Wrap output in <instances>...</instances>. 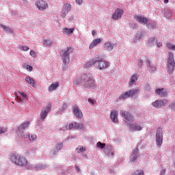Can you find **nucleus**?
<instances>
[{"instance_id":"obj_1","label":"nucleus","mask_w":175,"mask_h":175,"mask_svg":"<svg viewBox=\"0 0 175 175\" xmlns=\"http://www.w3.org/2000/svg\"><path fill=\"white\" fill-rule=\"evenodd\" d=\"M10 160L12 163H14L18 167H26V169H32V165L28 163V159L24 156L18 154L12 153L10 156Z\"/></svg>"},{"instance_id":"obj_2","label":"nucleus","mask_w":175,"mask_h":175,"mask_svg":"<svg viewBox=\"0 0 175 175\" xmlns=\"http://www.w3.org/2000/svg\"><path fill=\"white\" fill-rule=\"evenodd\" d=\"M71 53H73V48L67 47L66 49H63L60 52V55L63 61V70H66V66L69 65L70 57Z\"/></svg>"},{"instance_id":"obj_3","label":"nucleus","mask_w":175,"mask_h":175,"mask_svg":"<svg viewBox=\"0 0 175 175\" xmlns=\"http://www.w3.org/2000/svg\"><path fill=\"white\" fill-rule=\"evenodd\" d=\"M92 65L98 70H105L110 66V62L105 61L102 57H96L92 61Z\"/></svg>"},{"instance_id":"obj_4","label":"nucleus","mask_w":175,"mask_h":175,"mask_svg":"<svg viewBox=\"0 0 175 175\" xmlns=\"http://www.w3.org/2000/svg\"><path fill=\"white\" fill-rule=\"evenodd\" d=\"M82 79L83 80V85L85 88H92V90L98 88L95 80L93 77H91V75L84 74L82 75Z\"/></svg>"},{"instance_id":"obj_5","label":"nucleus","mask_w":175,"mask_h":175,"mask_svg":"<svg viewBox=\"0 0 175 175\" xmlns=\"http://www.w3.org/2000/svg\"><path fill=\"white\" fill-rule=\"evenodd\" d=\"M140 92V90L139 89H133L122 93L120 96L119 99L120 100H125V99H128V98H133L135 95H137Z\"/></svg>"},{"instance_id":"obj_6","label":"nucleus","mask_w":175,"mask_h":175,"mask_svg":"<svg viewBox=\"0 0 175 175\" xmlns=\"http://www.w3.org/2000/svg\"><path fill=\"white\" fill-rule=\"evenodd\" d=\"M69 129H84V125L81 123L72 122L69 125L65 124L60 131H69Z\"/></svg>"},{"instance_id":"obj_7","label":"nucleus","mask_w":175,"mask_h":175,"mask_svg":"<svg viewBox=\"0 0 175 175\" xmlns=\"http://www.w3.org/2000/svg\"><path fill=\"white\" fill-rule=\"evenodd\" d=\"M163 144V133L162 130L159 129L156 133V145L157 147H161Z\"/></svg>"},{"instance_id":"obj_8","label":"nucleus","mask_w":175,"mask_h":175,"mask_svg":"<svg viewBox=\"0 0 175 175\" xmlns=\"http://www.w3.org/2000/svg\"><path fill=\"white\" fill-rule=\"evenodd\" d=\"M105 155L109 158H113L114 157V149L110 144H107L103 150Z\"/></svg>"},{"instance_id":"obj_9","label":"nucleus","mask_w":175,"mask_h":175,"mask_svg":"<svg viewBox=\"0 0 175 175\" xmlns=\"http://www.w3.org/2000/svg\"><path fill=\"white\" fill-rule=\"evenodd\" d=\"M120 116H123L126 121H129L130 122H133V121H135V118L133 116L125 110H121L120 111Z\"/></svg>"},{"instance_id":"obj_10","label":"nucleus","mask_w":175,"mask_h":175,"mask_svg":"<svg viewBox=\"0 0 175 175\" xmlns=\"http://www.w3.org/2000/svg\"><path fill=\"white\" fill-rule=\"evenodd\" d=\"M51 110V105L49 104L45 108L42 109L41 113L40 114V120H44L47 115L49 114V111Z\"/></svg>"},{"instance_id":"obj_11","label":"nucleus","mask_w":175,"mask_h":175,"mask_svg":"<svg viewBox=\"0 0 175 175\" xmlns=\"http://www.w3.org/2000/svg\"><path fill=\"white\" fill-rule=\"evenodd\" d=\"M71 9L72 5H70V3L64 4L63 6V10L61 13V16L63 18H64V17H66V15L68 14V13H69V12H70Z\"/></svg>"},{"instance_id":"obj_12","label":"nucleus","mask_w":175,"mask_h":175,"mask_svg":"<svg viewBox=\"0 0 175 175\" xmlns=\"http://www.w3.org/2000/svg\"><path fill=\"white\" fill-rule=\"evenodd\" d=\"M36 5L39 10H45L49 8V4L43 0H38L36 2Z\"/></svg>"},{"instance_id":"obj_13","label":"nucleus","mask_w":175,"mask_h":175,"mask_svg":"<svg viewBox=\"0 0 175 175\" xmlns=\"http://www.w3.org/2000/svg\"><path fill=\"white\" fill-rule=\"evenodd\" d=\"M134 20H136L139 24H143V25H147V23H148V19L144 16L135 15L134 16Z\"/></svg>"},{"instance_id":"obj_14","label":"nucleus","mask_w":175,"mask_h":175,"mask_svg":"<svg viewBox=\"0 0 175 175\" xmlns=\"http://www.w3.org/2000/svg\"><path fill=\"white\" fill-rule=\"evenodd\" d=\"M64 147V144L62 142L57 143L55 144L54 149L51 151V155L54 157L56 154L58 153V151L61 150Z\"/></svg>"},{"instance_id":"obj_15","label":"nucleus","mask_w":175,"mask_h":175,"mask_svg":"<svg viewBox=\"0 0 175 175\" xmlns=\"http://www.w3.org/2000/svg\"><path fill=\"white\" fill-rule=\"evenodd\" d=\"M146 66L148 68L149 73H154L157 70V64H152L150 60H147Z\"/></svg>"},{"instance_id":"obj_16","label":"nucleus","mask_w":175,"mask_h":175,"mask_svg":"<svg viewBox=\"0 0 175 175\" xmlns=\"http://www.w3.org/2000/svg\"><path fill=\"white\" fill-rule=\"evenodd\" d=\"M129 128L133 132H139L143 129V126L138 123L131 124Z\"/></svg>"},{"instance_id":"obj_17","label":"nucleus","mask_w":175,"mask_h":175,"mask_svg":"<svg viewBox=\"0 0 175 175\" xmlns=\"http://www.w3.org/2000/svg\"><path fill=\"white\" fill-rule=\"evenodd\" d=\"M122 14H124V10L118 8L112 15L113 20H118V18H121L122 17Z\"/></svg>"},{"instance_id":"obj_18","label":"nucleus","mask_w":175,"mask_h":175,"mask_svg":"<svg viewBox=\"0 0 175 175\" xmlns=\"http://www.w3.org/2000/svg\"><path fill=\"white\" fill-rule=\"evenodd\" d=\"M111 120L113 124H118V111L113 110L111 112Z\"/></svg>"},{"instance_id":"obj_19","label":"nucleus","mask_w":175,"mask_h":175,"mask_svg":"<svg viewBox=\"0 0 175 175\" xmlns=\"http://www.w3.org/2000/svg\"><path fill=\"white\" fill-rule=\"evenodd\" d=\"M113 49H114V44L111 43V42H106L104 44L103 50H105V51H113Z\"/></svg>"},{"instance_id":"obj_20","label":"nucleus","mask_w":175,"mask_h":175,"mask_svg":"<svg viewBox=\"0 0 175 175\" xmlns=\"http://www.w3.org/2000/svg\"><path fill=\"white\" fill-rule=\"evenodd\" d=\"M167 67L169 75H173V72H174L175 62H167Z\"/></svg>"},{"instance_id":"obj_21","label":"nucleus","mask_w":175,"mask_h":175,"mask_svg":"<svg viewBox=\"0 0 175 175\" xmlns=\"http://www.w3.org/2000/svg\"><path fill=\"white\" fill-rule=\"evenodd\" d=\"M137 157H139V149L138 148H135L131 157H130V162H135L136 161V159H137Z\"/></svg>"},{"instance_id":"obj_22","label":"nucleus","mask_w":175,"mask_h":175,"mask_svg":"<svg viewBox=\"0 0 175 175\" xmlns=\"http://www.w3.org/2000/svg\"><path fill=\"white\" fill-rule=\"evenodd\" d=\"M73 113L75 116L77 117V118H81L83 117V112L80 111L79 107L77 106L73 107Z\"/></svg>"},{"instance_id":"obj_23","label":"nucleus","mask_w":175,"mask_h":175,"mask_svg":"<svg viewBox=\"0 0 175 175\" xmlns=\"http://www.w3.org/2000/svg\"><path fill=\"white\" fill-rule=\"evenodd\" d=\"M156 94H157V95H159V96L163 97L167 96L168 92L167 89L162 88L156 90Z\"/></svg>"},{"instance_id":"obj_24","label":"nucleus","mask_w":175,"mask_h":175,"mask_svg":"<svg viewBox=\"0 0 175 175\" xmlns=\"http://www.w3.org/2000/svg\"><path fill=\"white\" fill-rule=\"evenodd\" d=\"M16 133L17 135H19V136H21V139L25 140V142H27V140H28V138L29 137V133L25 131H16Z\"/></svg>"},{"instance_id":"obj_25","label":"nucleus","mask_w":175,"mask_h":175,"mask_svg":"<svg viewBox=\"0 0 175 175\" xmlns=\"http://www.w3.org/2000/svg\"><path fill=\"white\" fill-rule=\"evenodd\" d=\"M22 98H19V103H25L28 100V96L23 91L18 92Z\"/></svg>"},{"instance_id":"obj_26","label":"nucleus","mask_w":175,"mask_h":175,"mask_svg":"<svg viewBox=\"0 0 175 175\" xmlns=\"http://www.w3.org/2000/svg\"><path fill=\"white\" fill-rule=\"evenodd\" d=\"M143 39V32L142 31H139L135 37L133 38V40H132V43H133L134 44H136V43H137L139 42V40Z\"/></svg>"},{"instance_id":"obj_27","label":"nucleus","mask_w":175,"mask_h":175,"mask_svg":"<svg viewBox=\"0 0 175 175\" xmlns=\"http://www.w3.org/2000/svg\"><path fill=\"white\" fill-rule=\"evenodd\" d=\"M102 42V38H97L92 42L90 45L89 46V50H92L94 47H96V46H98L99 43Z\"/></svg>"},{"instance_id":"obj_28","label":"nucleus","mask_w":175,"mask_h":175,"mask_svg":"<svg viewBox=\"0 0 175 175\" xmlns=\"http://www.w3.org/2000/svg\"><path fill=\"white\" fill-rule=\"evenodd\" d=\"M28 126H29V122H25L17 127L16 131H24L25 129H28Z\"/></svg>"},{"instance_id":"obj_29","label":"nucleus","mask_w":175,"mask_h":175,"mask_svg":"<svg viewBox=\"0 0 175 175\" xmlns=\"http://www.w3.org/2000/svg\"><path fill=\"white\" fill-rule=\"evenodd\" d=\"M47 167L46 164H36L35 165L32 166L31 169H35L36 170H43Z\"/></svg>"},{"instance_id":"obj_30","label":"nucleus","mask_w":175,"mask_h":175,"mask_svg":"<svg viewBox=\"0 0 175 175\" xmlns=\"http://www.w3.org/2000/svg\"><path fill=\"white\" fill-rule=\"evenodd\" d=\"M166 103V100H156L154 103H152V107H161L163 106Z\"/></svg>"},{"instance_id":"obj_31","label":"nucleus","mask_w":175,"mask_h":175,"mask_svg":"<svg viewBox=\"0 0 175 175\" xmlns=\"http://www.w3.org/2000/svg\"><path fill=\"white\" fill-rule=\"evenodd\" d=\"M59 87V83L56 82L55 83H52L48 88L49 92H53V91H55L57 88Z\"/></svg>"},{"instance_id":"obj_32","label":"nucleus","mask_w":175,"mask_h":175,"mask_svg":"<svg viewBox=\"0 0 175 175\" xmlns=\"http://www.w3.org/2000/svg\"><path fill=\"white\" fill-rule=\"evenodd\" d=\"M158 42V40L155 37H151L148 40V46H155Z\"/></svg>"},{"instance_id":"obj_33","label":"nucleus","mask_w":175,"mask_h":175,"mask_svg":"<svg viewBox=\"0 0 175 175\" xmlns=\"http://www.w3.org/2000/svg\"><path fill=\"white\" fill-rule=\"evenodd\" d=\"M137 75L133 74V76L130 79L129 85H133V84H136V82L138 80Z\"/></svg>"},{"instance_id":"obj_34","label":"nucleus","mask_w":175,"mask_h":175,"mask_svg":"<svg viewBox=\"0 0 175 175\" xmlns=\"http://www.w3.org/2000/svg\"><path fill=\"white\" fill-rule=\"evenodd\" d=\"M62 32L64 35H70V33H73V32H75V28L68 29L67 27H65L64 29H63Z\"/></svg>"},{"instance_id":"obj_35","label":"nucleus","mask_w":175,"mask_h":175,"mask_svg":"<svg viewBox=\"0 0 175 175\" xmlns=\"http://www.w3.org/2000/svg\"><path fill=\"white\" fill-rule=\"evenodd\" d=\"M25 81H27V83H28V84H29L32 87H33V85H35V80H33L31 77H27L25 79Z\"/></svg>"},{"instance_id":"obj_36","label":"nucleus","mask_w":175,"mask_h":175,"mask_svg":"<svg viewBox=\"0 0 175 175\" xmlns=\"http://www.w3.org/2000/svg\"><path fill=\"white\" fill-rule=\"evenodd\" d=\"M146 26L148 28H150V29H157V23H155L154 21L147 23Z\"/></svg>"},{"instance_id":"obj_37","label":"nucleus","mask_w":175,"mask_h":175,"mask_svg":"<svg viewBox=\"0 0 175 175\" xmlns=\"http://www.w3.org/2000/svg\"><path fill=\"white\" fill-rule=\"evenodd\" d=\"M1 27L7 33H13V29L11 27H8L3 25H1Z\"/></svg>"},{"instance_id":"obj_38","label":"nucleus","mask_w":175,"mask_h":175,"mask_svg":"<svg viewBox=\"0 0 175 175\" xmlns=\"http://www.w3.org/2000/svg\"><path fill=\"white\" fill-rule=\"evenodd\" d=\"M84 83V80H83V76H81V78H77L75 79L74 81V84H75V85H79V84H83Z\"/></svg>"},{"instance_id":"obj_39","label":"nucleus","mask_w":175,"mask_h":175,"mask_svg":"<svg viewBox=\"0 0 175 175\" xmlns=\"http://www.w3.org/2000/svg\"><path fill=\"white\" fill-rule=\"evenodd\" d=\"M164 16L165 18H170V17L173 16V12H172V10H166Z\"/></svg>"},{"instance_id":"obj_40","label":"nucleus","mask_w":175,"mask_h":175,"mask_svg":"<svg viewBox=\"0 0 175 175\" xmlns=\"http://www.w3.org/2000/svg\"><path fill=\"white\" fill-rule=\"evenodd\" d=\"M60 170V171H59ZM59 170H57V172L59 173V174L60 175H66L68 174L69 172H68V170L66 169V170H64L62 167H59Z\"/></svg>"},{"instance_id":"obj_41","label":"nucleus","mask_w":175,"mask_h":175,"mask_svg":"<svg viewBox=\"0 0 175 175\" xmlns=\"http://www.w3.org/2000/svg\"><path fill=\"white\" fill-rule=\"evenodd\" d=\"M43 44L46 46H50L53 44V41L50 39L44 40Z\"/></svg>"},{"instance_id":"obj_42","label":"nucleus","mask_w":175,"mask_h":175,"mask_svg":"<svg viewBox=\"0 0 175 175\" xmlns=\"http://www.w3.org/2000/svg\"><path fill=\"white\" fill-rule=\"evenodd\" d=\"M167 62H174V55H173V53L170 52Z\"/></svg>"},{"instance_id":"obj_43","label":"nucleus","mask_w":175,"mask_h":175,"mask_svg":"<svg viewBox=\"0 0 175 175\" xmlns=\"http://www.w3.org/2000/svg\"><path fill=\"white\" fill-rule=\"evenodd\" d=\"M76 151L78 154H80V152H84V151H85V148L81 146H79L77 148H76Z\"/></svg>"},{"instance_id":"obj_44","label":"nucleus","mask_w":175,"mask_h":175,"mask_svg":"<svg viewBox=\"0 0 175 175\" xmlns=\"http://www.w3.org/2000/svg\"><path fill=\"white\" fill-rule=\"evenodd\" d=\"M96 146L98 148H106V144H103L100 142H97Z\"/></svg>"},{"instance_id":"obj_45","label":"nucleus","mask_w":175,"mask_h":175,"mask_svg":"<svg viewBox=\"0 0 175 175\" xmlns=\"http://www.w3.org/2000/svg\"><path fill=\"white\" fill-rule=\"evenodd\" d=\"M23 68H24V69H26V70H28V72H32V70L33 69V68H32V66H31L28 64H24Z\"/></svg>"},{"instance_id":"obj_46","label":"nucleus","mask_w":175,"mask_h":175,"mask_svg":"<svg viewBox=\"0 0 175 175\" xmlns=\"http://www.w3.org/2000/svg\"><path fill=\"white\" fill-rule=\"evenodd\" d=\"M36 135L35 134H31L29 135V137H28V140H29L30 142H33L34 140H36Z\"/></svg>"},{"instance_id":"obj_47","label":"nucleus","mask_w":175,"mask_h":175,"mask_svg":"<svg viewBox=\"0 0 175 175\" xmlns=\"http://www.w3.org/2000/svg\"><path fill=\"white\" fill-rule=\"evenodd\" d=\"M133 175H144V171L143 170H138L134 172Z\"/></svg>"},{"instance_id":"obj_48","label":"nucleus","mask_w":175,"mask_h":175,"mask_svg":"<svg viewBox=\"0 0 175 175\" xmlns=\"http://www.w3.org/2000/svg\"><path fill=\"white\" fill-rule=\"evenodd\" d=\"M166 46H167V48L169 49V50H175L174 44H172L171 43H167Z\"/></svg>"},{"instance_id":"obj_49","label":"nucleus","mask_w":175,"mask_h":175,"mask_svg":"<svg viewBox=\"0 0 175 175\" xmlns=\"http://www.w3.org/2000/svg\"><path fill=\"white\" fill-rule=\"evenodd\" d=\"M5 132H8V129L6 127H0V135H2V133H5Z\"/></svg>"},{"instance_id":"obj_50","label":"nucleus","mask_w":175,"mask_h":175,"mask_svg":"<svg viewBox=\"0 0 175 175\" xmlns=\"http://www.w3.org/2000/svg\"><path fill=\"white\" fill-rule=\"evenodd\" d=\"M77 5L81 6L83 5V0H75Z\"/></svg>"},{"instance_id":"obj_51","label":"nucleus","mask_w":175,"mask_h":175,"mask_svg":"<svg viewBox=\"0 0 175 175\" xmlns=\"http://www.w3.org/2000/svg\"><path fill=\"white\" fill-rule=\"evenodd\" d=\"M21 49L23 50V51H28V50H29V47L25 46H22Z\"/></svg>"},{"instance_id":"obj_52","label":"nucleus","mask_w":175,"mask_h":175,"mask_svg":"<svg viewBox=\"0 0 175 175\" xmlns=\"http://www.w3.org/2000/svg\"><path fill=\"white\" fill-rule=\"evenodd\" d=\"M14 95L17 99V100L18 101V103H20V99H21V97L18 96V93H17L16 92H14Z\"/></svg>"},{"instance_id":"obj_53","label":"nucleus","mask_w":175,"mask_h":175,"mask_svg":"<svg viewBox=\"0 0 175 175\" xmlns=\"http://www.w3.org/2000/svg\"><path fill=\"white\" fill-rule=\"evenodd\" d=\"M30 55H31V57H33L35 58L36 57V53L34 51H31Z\"/></svg>"},{"instance_id":"obj_54","label":"nucleus","mask_w":175,"mask_h":175,"mask_svg":"<svg viewBox=\"0 0 175 175\" xmlns=\"http://www.w3.org/2000/svg\"><path fill=\"white\" fill-rule=\"evenodd\" d=\"M145 90L149 92H151V86H150V85H146Z\"/></svg>"},{"instance_id":"obj_55","label":"nucleus","mask_w":175,"mask_h":175,"mask_svg":"<svg viewBox=\"0 0 175 175\" xmlns=\"http://www.w3.org/2000/svg\"><path fill=\"white\" fill-rule=\"evenodd\" d=\"M75 167L76 171L78 172V173H81V170H80V167L79 166L75 165Z\"/></svg>"},{"instance_id":"obj_56","label":"nucleus","mask_w":175,"mask_h":175,"mask_svg":"<svg viewBox=\"0 0 175 175\" xmlns=\"http://www.w3.org/2000/svg\"><path fill=\"white\" fill-rule=\"evenodd\" d=\"M88 102L91 103V105H94L95 104V100L92 98H88Z\"/></svg>"},{"instance_id":"obj_57","label":"nucleus","mask_w":175,"mask_h":175,"mask_svg":"<svg viewBox=\"0 0 175 175\" xmlns=\"http://www.w3.org/2000/svg\"><path fill=\"white\" fill-rule=\"evenodd\" d=\"M110 174H116V171L114 170V168H111L109 170Z\"/></svg>"},{"instance_id":"obj_58","label":"nucleus","mask_w":175,"mask_h":175,"mask_svg":"<svg viewBox=\"0 0 175 175\" xmlns=\"http://www.w3.org/2000/svg\"><path fill=\"white\" fill-rule=\"evenodd\" d=\"M171 108L172 109V110L175 111V102L171 104Z\"/></svg>"},{"instance_id":"obj_59","label":"nucleus","mask_w":175,"mask_h":175,"mask_svg":"<svg viewBox=\"0 0 175 175\" xmlns=\"http://www.w3.org/2000/svg\"><path fill=\"white\" fill-rule=\"evenodd\" d=\"M165 173H166V170H161L160 172V175H165Z\"/></svg>"},{"instance_id":"obj_60","label":"nucleus","mask_w":175,"mask_h":175,"mask_svg":"<svg viewBox=\"0 0 175 175\" xmlns=\"http://www.w3.org/2000/svg\"><path fill=\"white\" fill-rule=\"evenodd\" d=\"M156 44L158 48L162 47V42H157Z\"/></svg>"},{"instance_id":"obj_61","label":"nucleus","mask_w":175,"mask_h":175,"mask_svg":"<svg viewBox=\"0 0 175 175\" xmlns=\"http://www.w3.org/2000/svg\"><path fill=\"white\" fill-rule=\"evenodd\" d=\"M138 65H139V66H143V60H142V59H139V64H138Z\"/></svg>"},{"instance_id":"obj_62","label":"nucleus","mask_w":175,"mask_h":175,"mask_svg":"<svg viewBox=\"0 0 175 175\" xmlns=\"http://www.w3.org/2000/svg\"><path fill=\"white\" fill-rule=\"evenodd\" d=\"M92 35L93 36H95V35H96V30H93V31H92Z\"/></svg>"},{"instance_id":"obj_63","label":"nucleus","mask_w":175,"mask_h":175,"mask_svg":"<svg viewBox=\"0 0 175 175\" xmlns=\"http://www.w3.org/2000/svg\"><path fill=\"white\" fill-rule=\"evenodd\" d=\"M74 19H75V16H70V18H69L70 21H73Z\"/></svg>"},{"instance_id":"obj_64","label":"nucleus","mask_w":175,"mask_h":175,"mask_svg":"<svg viewBox=\"0 0 175 175\" xmlns=\"http://www.w3.org/2000/svg\"><path fill=\"white\" fill-rule=\"evenodd\" d=\"M163 3L165 4L169 3V0H164Z\"/></svg>"}]
</instances>
